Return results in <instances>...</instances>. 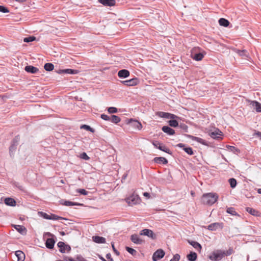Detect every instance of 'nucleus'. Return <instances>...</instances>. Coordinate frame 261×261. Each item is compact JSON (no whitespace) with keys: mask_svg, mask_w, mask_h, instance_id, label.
<instances>
[{"mask_svg":"<svg viewBox=\"0 0 261 261\" xmlns=\"http://www.w3.org/2000/svg\"><path fill=\"white\" fill-rule=\"evenodd\" d=\"M140 198L138 195L132 194L125 199L126 202L129 205H133L139 203L140 201Z\"/></svg>","mask_w":261,"mask_h":261,"instance_id":"4","label":"nucleus"},{"mask_svg":"<svg viewBox=\"0 0 261 261\" xmlns=\"http://www.w3.org/2000/svg\"><path fill=\"white\" fill-rule=\"evenodd\" d=\"M92 240L94 242L98 244H103L106 242L105 238L100 236H93Z\"/></svg>","mask_w":261,"mask_h":261,"instance_id":"24","label":"nucleus"},{"mask_svg":"<svg viewBox=\"0 0 261 261\" xmlns=\"http://www.w3.org/2000/svg\"><path fill=\"white\" fill-rule=\"evenodd\" d=\"M162 130L165 133L168 134V135H173L175 134V130L170 127L168 126H164L162 128Z\"/></svg>","mask_w":261,"mask_h":261,"instance_id":"23","label":"nucleus"},{"mask_svg":"<svg viewBox=\"0 0 261 261\" xmlns=\"http://www.w3.org/2000/svg\"><path fill=\"white\" fill-rule=\"evenodd\" d=\"M0 12L4 13H8L9 12V10L8 9L4 6H0Z\"/></svg>","mask_w":261,"mask_h":261,"instance_id":"48","label":"nucleus"},{"mask_svg":"<svg viewBox=\"0 0 261 261\" xmlns=\"http://www.w3.org/2000/svg\"><path fill=\"white\" fill-rule=\"evenodd\" d=\"M80 157L83 159V160H85L86 161H88L90 159V158L88 156V155L87 154V153L86 152H83L80 155Z\"/></svg>","mask_w":261,"mask_h":261,"instance_id":"46","label":"nucleus"},{"mask_svg":"<svg viewBox=\"0 0 261 261\" xmlns=\"http://www.w3.org/2000/svg\"><path fill=\"white\" fill-rule=\"evenodd\" d=\"M15 228L21 234H25L27 232L26 228L21 225H15Z\"/></svg>","mask_w":261,"mask_h":261,"instance_id":"29","label":"nucleus"},{"mask_svg":"<svg viewBox=\"0 0 261 261\" xmlns=\"http://www.w3.org/2000/svg\"><path fill=\"white\" fill-rule=\"evenodd\" d=\"M56 241L54 238H48L45 242V246L48 249H53Z\"/></svg>","mask_w":261,"mask_h":261,"instance_id":"18","label":"nucleus"},{"mask_svg":"<svg viewBox=\"0 0 261 261\" xmlns=\"http://www.w3.org/2000/svg\"><path fill=\"white\" fill-rule=\"evenodd\" d=\"M187 257L189 261H195L197 258V255L195 252H191L187 255Z\"/></svg>","mask_w":261,"mask_h":261,"instance_id":"28","label":"nucleus"},{"mask_svg":"<svg viewBox=\"0 0 261 261\" xmlns=\"http://www.w3.org/2000/svg\"><path fill=\"white\" fill-rule=\"evenodd\" d=\"M81 128L82 129H85L88 131H89L90 132L93 133L94 132V129L91 127L90 126L86 124L82 125L81 126Z\"/></svg>","mask_w":261,"mask_h":261,"instance_id":"41","label":"nucleus"},{"mask_svg":"<svg viewBox=\"0 0 261 261\" xmlns=\"http://www.w3.org/2000/svg\"><path fill=\"white\" fill-rule=\"evenodd\" d=\"M223 227L222 223L215 222L208 225L207 229L211 231H216L218 229H222Z\"/></svg>","mask_w":261,"mask_h":261,"instance_id":"10","label":"nucleus"},{"mask_svg":"<svg viewBox=\"0 0 261 261\" xmlns=\"http://www.w3.org/2000/svg\"><path fill=\"white\" fill-rule=\"evenodd\" d=\"M36 40V37H34V36H29L28 37H25L23 39V41L24 42H27V43H28V42H32L33 41H35Z\"/></svg>","mask_w":261,"mask_h":261,"instance_id":"43","label":"nucleus"},{"mask_svg":"<svg viewBox=\"0 0 261 261\" xmlns=\"http://www.w3.org/2000/svg\"><path fill=\"white\" fill-rule=\"evenodd\" d=\"M39 214L40 216L42 217L44 219H47V220H50V215H48L47 214L43 212H39Z\"/></svg>","mask_w":261,"mask_h":261,"instance_id":"44","label":"nucleus"},{"mask_svg":"<svg viewBox=\"0 0 261 261\" xmlns=\"http://www.w3.org/2000/svg\"><path fill=\"white\" fill-rule=\"evenodd\" d=\"M178 117L173 114L169 113L168 119H171V120H174V119L177 118Z\"/></svg>","mask_w":261,"mask_h":261,"instance_id":"56","label":"nucleus"},{"mask_svg":"<svg viewBox=\"0 0 261 261\" xmlns=\"http://www.w3.org/2000/svg\"><path fill=\"white\" fill-rule=\"evenodd\" d=\"M188 242L191 246H192L196 249L200 250L202 248L201 245L197 242L191 240H188Z\"/></svg>","mask_w":261,"mask_h":261,"instance_id":"30","label":"nucleus"},{"mask_svg":"<svg viewBox=\"0 0 261 261\" xmlns=\"http://www.w3.org/2000/svg\"><path fill=\"white\" fill-rule=\"evenodd\" d=\"M157 115L160 117L168 119L169 113L159 112H158Z\"/></svg>","mask_w":261,"mask_h":261,"instance_id":"39","label":"nucleus"},{"mask_svg":"<svg viewBox=\"0 0 261 261\" xmlns=\"http://www.w3.org/2000/svg\"><path fill=\"white\" fill-rule=\"evenodd\" d=\"M100 117L101 119H102L106 121H110L111 120V117L107 115H106L105 114H101L100 116Z\"/></svg>","mask_w":261,"mask_h":261,"instance_id":"51","label":"nucleus"},{"mask_svg":"<svg viewBox=\"0 0 261 261\" xmlns=\"http://www.w3.org/2000/svg\"><path fill=\"white\" fill-rule=\"evenodd\" d=\"M64 259L66 261H77L74 260L73 258L68 256H65Z\"/></svg>","mask_w":261,"mask_h":261,"instance_id":"58","label":"nucleus"},{"mask_svg":"<svg viewBox=\"0 0 261 261\" xmlns=\"http://www.w3.org/2000/svg\"><path fill=\"white\" fill-rule=\"evenodd\" d=\"M99 258L102 260V261H107L106 259H105L102 256H99Z\"/></svg>","mask_w":261,"mask_h":261,"instance_id":"64","label":"nucleus"},{"mask_svg":"<svg viewBox=\"0 0 261 261\" xmlns=\"http://www.w3.org/2000/svg\"><path fill=\"white\" fill-rule=\"evenodd\" d=\"M199 48H193L191 50V57L195 61H201L204 57V55L200 52H198Z\"/></svg>","mask_w":261,"mask_h":261,"instance_id":"3","label":"nucleus"},{"mask_svg":"<svg viewBox=\"0 0 261 261\" xmlns=\"http://www.w3.org/2000/svg\"><path fill=\"white\" fill-rule=\"evenodd\" d=\"M140 234L147 236L153 240L156 239L155 234L150 229H144L140 232Z\"/></svg>","mask_w":261,"mask_h":261,"instance_id":"9","label":"nucleus"},{"mask_svg":"<svg viewBox=\"0 0 261 261\" xmlns=\"http://www.w3.org/2000/svg\"><path fill=\"white\" fill-rule=\"evenodd\" d=\"M61 219L67 220L66 218H63V217H59V216H58L57 215H56L55 214H51L50 215V220H61Z\"/></svg>","mask_w":261,"mask_h":261,"instance_id":"42","label":"nucleus"},{"mask_svg":"<svg viewBox=\"0 0 261 261\" xmlns=\"http://www.w3.org/2000/svg\"><path fill=\"white\" fill-rule=\"evenodd\" d=\"M219 23L220 25L223 26L225 27H228L229 24V21L224 18H221L219 20Z\"/></svg>","mask_w":261,"mask_h":261,"instance_id":"31","label":"nucleus"},{"mask_svg":"<svg viewBox=\"0 0 261 261\" xmlns=\"http://www.w3.org/2000/svg\"><path fill=\"white\" fill-rule=\"evenodd\" d=\"M129 71L126 69H122L118 71V76L120 78H126L129 75Z\"/></svg>","mask_w":261,"mask_h":261,"instance_id":"21","label":"nucleus"},{"mask_svg":"<svg viewBox=\"0 0 261 261\" xmlns=\"http://www.w3.org/2000/svg\"><path fill=\"white\" fill-rule=\"evenodd\" d=\"M130 240L134 243L136 244H141L143 242V241L136 234H132L130 237Z\"/></svg>","mask_w":261,"mask_h":261,"instance_id":"20","label":"nucleus"},{"mask_svg":"<svg viewBox=\"0 0 261 261\" xmlns=\"http://www.w3.org/2000/svg\"><path fill=\"white\" fill-rule=\"evenodd\" d=\"M24 70L26 72L32 74H37L39 72V70L38 68L32 65L26 66L24 68Z\"/></svg>","mask_w":261,"mask_h":261,"instance_id":"15","label":"nucleus"},{"mask_svg":"<svg viewBox=\"0 0 261 261\" xmlns=\"http://www.w3.org/2000/svg\"><path fill=\"white\" fill-rule=\"evenodd\" d=\"M129 123L130 124L132 127L137 128L138 130H141L142 128V124L137 120H135L131 119L129 120Z\"/></svg>","mask_w":261,"mask_h":261,"instance_id":"17","label":"nucleus"},{"mask_svg":"<svg viewBox=\"0 0 261 261\" xmlns=\"http://www.w3.org/2000/svg\"><path fill=\"white\" fill-rule=\"evenodd\" d=\"M57 72L59 74H77L79 71L77 70H74L72 69H60L57 71Z\"/></svg>","mask_w":261,"mask_h":261,"instance_id":"11","label":"nucleus"},{"mask_svg":"<svg viewBox=\"0 0 261 261\" xmlns=\"http://www.w3.org/2000/svg\"><path fill=\"white\" fill-rule=\"evenodd\" d=\"M19 140L20 138L19 136H17L12 141L11 144L9 147L10 154L11 156L15 151Z\"/></svg>","mask_w":261,"mask_h":261,"instance_id":"5","label":"nucleus"},{"mask_svg":"<svg viewBox=\"0 0 261 261\" xmlns=\"http://www.w3.org/2000/svg\"><path fill=\"white\" fill-rule=\"evenodd\" d=\"M77 192L79 193L80 194L84 195H87L88 194V192L86 191L84 189H78L77 190Z\"/></svg>","mask_w":261,"mask_h":261,"instance_id":"49","label":"nucleus"},{"mask_svg":"<svg viewBox=\"0 0 261 261\" xmlns=\"http://www.w3.org/2000/svg\"><path fill=\"white\" fill-rule=\"evenodd\" d=\"M226 147L229 151L232 152L234 153H236L237 152H240V150L234 146L227 145Z\"/></svg>","mask_w":261,"mask_h":261,"instance_id":"36","label":"nucleus"},{"mask_svg":"<svg viewBox=\"0 0 261 261\" xmlns=\"http://www.w3.org/2000/svg\"><path fill=\"white\" fill-rule=\"evenodd\" d=\"M177 146L182 148L183 150L187 153L189 155H193L194 154V152L193 151V149L191 147H187L185 144L182 143H179L177 145Z\"/></svg>","mask_w":261,"mask_h":261,"instance_id":"16","label":"nucleus"},{"mask_svg":"<svg viewBox=\"0 0 261 261\" xmlns=\"http://www.w3.org/2000/svg\"><path fill=\"white\" fill-rule=\"evenodd\" d=\"M98 2L105 6H113L115 5V0H98Z\"/></svg>","mask_w":261,"mask_h":261,"instance_id":"19","label":"nucleus"},{"mask_svg":"<svg viewBox=\"0 0 261 261\" xmlns=\"http://www.w3.org/2000/svg\"><path fill=\"white\" fill-rule=\"evenodd\" d=\"M180 256L178 254H176L174 255L173 258L170 259V261H179L180 259Z\"/></svg>","mask_w":261,"mask_h":261,"instance_id":"52","label":"nucleus"},{"mask_svg":"<svg viewBox=\"0 0 261 261\" xmlns=\"http://www.w3.org/2000/svg\"><path fill=\"white\" fill-rule=\"evenodd\" d=\"M186 137L188 138H190L193 141H195L201 144H203V145H206V142L205 140H203V139L202 138H199V137H195V136H192V135H188V134H185L184 135Z\"/></svg>","mask_w":261,"mask_h":261,"instance_id":"13","label":"nucleus"},{"mask_svg":"<svg viewBox=\"0 0 261 261\" xmlns=\"http://www.w3.org/2000/svg\"><path fill=\"white\" fill-rule=\"evenodd\" d=\"M126 250L133 256L137 255V252L136 250L129 247H125Z\"/></svg>","mask_w":261,"mask_h":261,"instance_id":"38","label":"nucleus"},{"mask_svg":"<svg viewBox=\"0 0 261 261\" xmlns=\"http://www.w3.org/2000/svg\"><path fill=\"white\" fill-rule=\"evenodd\" d=\"M179 127L182 129H183L185 132H188V126L186 124H185L184 123H181L179 125Z\"/></svg>","mask_w":261,"mask_h":261,"instance_id":"53","label":"nucleus"},{"mask_svg":"<svg viewBox=\"0 0 261 261\" xmlns=\"http://www.w3.org/2000/svg\"><path fill=\"white\" fill-rule=\"evenodd\" d=\"M237 53L240 56L247 57V51L246 50H237Z\"/></svg>","mask_w":261,"mask_h":261,"instance_id":"45","label":"nucleus"},{"mask_svg":"<svg viewBox=\"0 0 261 261\" xmlns=\"http://www.w3.org/2000/svg\"><path fill=\"white\" fill-rule=\"evenodd\" d=\"M108 111L110 114H114L117 112V109L115 107H110L108 109Z\"/></svg>","mask_w":261,"mask_h":261,"instance_id":"47","label":"nucleus"},{"mask_svg":"<svg viewBox=\"0 0 261 261\" xmlns=\"http://www.w3.org/2000/svg\"><path fill=\"white\" fill-rule=\"evenodd\" d=\"M62 204L65 206H68L82 205V204H80V203H79L77 202H72L70 201H67V200L64 201V202L62 203Z\"/></svg>","mask_w":261,"mask_h":261,"instance_id":"32","label":"nucleus"},{"mask_svg":"<svg viewBox=\"0 0 261 261\" xmlns=\"http://www.w3.org/2000/svg\"><path fill=\"white\" fill-rule=\"evenodd\" d=\"M153 161L155 163L159 164L165 165L168 163V160L164 157H155Z\"/></svg>","mask_w":261,"mask_h":261,"instance_id":"22","label":"nucleus"},{"mask_svg":"<svg viewBox=\"0 0 261 261\" xmlns=\"http://www.w3.org/2000/svg\"><path fill=\"white\" fill-rule=\"evenodd\" d=\"M143 195L145 196V197H146L147 198H149L150 197V194L149 193H147V192H144L143 193Z\"/></svg>","mask_w":261,"mask_h":261,"instance_id":"61","label":"nucleus"},{"mask_svg":"<svg viewBox=\"0 0 261 261\" xmlns=\"http://www.w3.org/2000/svg\"><path fill=\"white\" fill-rule=\"evenodd\" d=\"M15 254L17 257V261H24L25 259V254L22 251L17 250L15 251Z\"/></svg>","mask_w":261,"mask_h":261,"instance_id":"27","label":"nucleus"},{"mask_svg":"<svg viewBox=\"0 0 261 261\" xmlns=\"http://www.w3.org/2000/svg\"><path fill=\"white\" fill-rule=\"evenodd\" d=\"M228 182L231 188H234L236 187L237 182V180L235 178H231L229 179Z\"/></svg>","mask_w":261,"mask_h":261,"instance_id":"37","label":"nucleus"},{"mask_svg":"<svg viewBox=\"0 0 261 261\" xmlns=\"http://www.w3.org/2000/svg\"><path fill=\"white\" fill-rule=\"evenodd\" d=\"M209 135L213 139H219L222 138V133L219 129H217L210 132Z\"/></svg>","mask_w":261,"mask_h":261,"instance_id":"14","label":"nucleus"},{"mask_svg":"<svg viewBox=\"0 0 261 261\" xmlns=\"http://www.w3.org/2000/svg\"><path fill=\"white\" fill-rule=\"evenodd\" d=\"M169 125L171 127H177L178 126V123L176 120H170L168 121Z\"/></svg>","mask_w":261,"mask_h":261,"instance_id":"40","label":"nucleus"},{"mask_svg":"<svg viewBox=\"0 0 261 261\" xmlns=\"http://www.w3.org/2000/svg\"><path fill=\"white\" fill-rule=\"evenodd\" d=\"M76 259H77V261H87L81 255H77L76 257Z\"/></svg>","mask_w":261,"mask_h":261,"instance_id":"54","label":"nucleus"},{"mask_svg":"<svg viewBox=\"0 0 261 261\" xmlns=\"http://www.w3.org/2000/svg\"><path fill=\"white\" fill-rule=\"evenodd\" d=\"M251 105L257 112H261V104L259 102L256 101H252Z\"/></svg>","mask_w":261,"mask_h":261,"instance_id":"26","label":"nucleus"},{"mask_svg":"<svg viewBox=\"0 0 261 261\" xmlns=\"http://www.w3.org/2000/svg\"><path fill=\"white\" fill-rule=\"evenodd\" d=\"M253 136H257L261 140V132L258 131H255L253 134Z\"/></svg>","mask_w":261,"mask_h":261,"instance_id":"57","label":"nucleus"},{"mask_svg":"<svg viewBox=\"0 0 261 261\" xmlns=\"http://www.w3.org/2000/svg\"><path fill=\"white\" fill-rule=\"evenodd\" d=\"M121 119L119 117L116 115H113L111 117L110 121L115 124H117L120 122Z\"/></svg>","mask_w":261,"mask_h":261,"instance_id":"33","label":"nucleus"},{"mask_svg":"<svg viewBox=\"0 0 261 261\" xmlns=\"http://www.w3.org/2000/svg\"><path fill=\"white\" fill-rule=\"evenodd\" d=\"M165 255V252L162 249H158L154 252L152 255V260L153 261H158L162 258Z\"/></svg>","mask_w":261,"mask_h":261,"instance_id":"8","label":"nucleus"},{"mask_svg":"<svg viewBox=\"0 0 261 261\" xmlns=\"http://www.w3.org/2000/svg\"><path fill=\"white\" fill-rule=\"evenodd\" d=\"M124 85L127 86H136L138 83V80L137 78L132 79L129 80H126L121 82Z\"/></svg>","mask_w":261,"mask_h":261,"instance_id":"12","label":"nucleus"},{"mask_svg":"<svg viewBox=\"0 0 261 261\" xmlns=\"http://www.w3.org/2000/svg\"><path fill=\"white\" fill-rule=\"evenodd\" d=\"M218 199V195L214 193L204 194L201 198L202 202L204 204L211 205L215 203Z\"/></svg>","mask_w":261,"mask_h":261,"instance_id":"1","label":"nucleus"},{"mask_svg":"<svg viewBox=\"0 0 261 261\" xmlns=\"http://www.w3.org/2000/svg\"><path fill=\"white\" fill-rule=\"evenodd\" d=\"M5 203L9 206H14L16 205V201L12 198L8 197L5 199Z\"/></svg>","mask_w":261,"mask_h":261,"instance_id":"25","label":"nucleus"},{"mask_svg":"<svg viewBox=\"0 0 261 261\" xmlns=\"http://www.w3.org/2000/svg\"><path fill=\"white\" fill-rule=\"evenodd\" d=\"M225 255V253L221 250H217L213 252L209 256V258L213 261H219Z\"/></svg>","mask_w":261,"mask_h":261,"instance_id":"2","label":"nucleus"},{"mask_svg":"<svg viewBox=\"0 0 261 261\" xmlns=\"http://www.w3.org/2000/svg\"><path fill=\"white\" fill-rule=\"evenodd\" d=\"M152 145L154 146V147L156 148H158L163 151H164L168 154H171L172 152L171 150L167 148L165 145H163V144L161 143L160 142L158 141H153L152 142Z\"/></svg>","mask_w":261,"mask_h":261,"instance_id":"6","label":"nucleus"},{"mask_svg":"<svg viewBox=\"0 0 261 261\" xmlns=\"http://www.w3.org/2000/svg\"><path fill=\"white\" fill-rule=\"evenodd\" d=\"M16 2H18L19 3H24L27 1V0H15Z\"/></svg>","mask_w":261,"mask_h":261,"instance_id":"63","label":"nucleus"},{"mask_svg":"<svg viewBox=\"0 0 261 261\" xmlns=\"http://www.w3.org/2000/svg\"><path fill=\"white\" fill-rule=\"evenodd\" d=\"M112 247L114 253L116 254V255L119 256L120 255V252L115 248L114 243H112Z\"/></svg>","mask_w":261,"mask_h":261,"instance_id":"55","label":"nucleus"},{"mask_svg":"<svg viewBox=\"0 0 261 261\" xmlns=\"http://www.w3.org/2000/svg\"><path fill=\"white\" fill-rule=\"evenodd\" d=\"M246 210L247 212H248L249 214H250L252 215H255V210H254L253 208L249 207H247L246 208Z\"/></svg>","mask_w":261,"mask_h":261,"instance_id":"50","label":"nucleus"},{"mask_svg":"<svg viewBox=\"0 0 261 261\" xmlns=\"http://www.w3.org/2000/svg\"><path fill=\"white\" fill-rule=\"evenodd\" d=\"M58 247L59 248V251L61 253L68 252L71 250V247L69 245L65 244L63 242H59L57 244Z\"/></svg>","mask_w":261,"mask_h":261,"instance_id":"7","label":"nucleus"},{"mask_svg":"<svg viewBox=\"0 0 261 261\" xmlns=\"http://www.w3.org/2000/svg\"><path fill=\"white\" fill-rule=\"evenodd\" d=\"M44 69L47 71H51L54 68V65L51 63H47L44 66Z\"/></svg>","mask_w":261,"mask_h":261,"instance_id":"34","label":"nucleus"},{"mask_svg":"<svg viewBox=\"0 0 261 261\" xmlns=\"http://www.w3.org/2000/svg\"><path fill=\"white\" fill-rule=\"evenodd\" d=\"M226 212L233 216H239V215H238L236 212L234 208L232 207H228L227 208Z\"/></svg>","mask_w":261,"mask_h":261,"instance_id":"35","label":"nucleus"},{"mask_svg":"<svg viewBox=\"0 0 261 261\" xmlns=\"http://www.w3.org/2000/svg\"><path fill=\"white\" fill-rule=\"evenodd\" d=\"M106 257L109 259L110 261H113V259L111 257V255L110 253L107 254Z\"/></svg>","mask_w":261,"mask_h":261,"instance_id":"59","label":"nucleus"},{"mask_svg":"<svg viewBox=\"0 0 261 261\" xmlns=\"http://www.w3.org/2000/svg\"><path fill=\"white\" fill-rule=\"evenodd\" d=\"M45 235H46V236H47L48 237H51V238H55V236L53 234H52V233H51L50 232H46L45 233Z\"/></svg>","mask_w":261,"mask_h":261,"instance_id":"60","label":"nucleus"},{"mask_svg":"<svg viewBox=\"0 0 261 261\" xmlns=\"http://www.w3.org/2000/svg\"><path fill=\"white\" fill-rule=\"evenodd\" d=\"M232 253V250H229L227 251L226 254H225L226 255L228 256L230 255Z\"/></svg>","mask_w":261,"mask_h":261,"instance_id":"62","label":"nucleus"}]
</instances>
